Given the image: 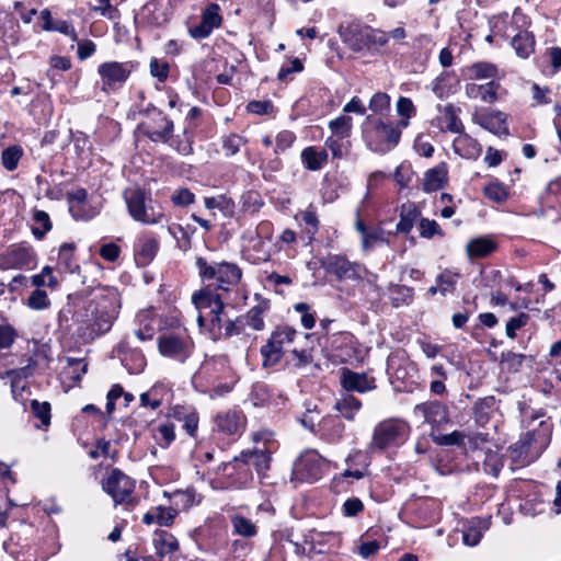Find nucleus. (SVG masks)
Instances as JSON below:
<instances>
[{"mask_svg": "<svg viewBox=\"0 0 561 561\" xmlns=\"http://www.w3.org/2000/svg\"><path fill=\"white\" fill-rule=\"evenodd\" d=\"M72 300L73 310L68 304L58 316L59 324L68 322L69 314H72V320L80 324V330L85 329L84 333L88 339L94 340L95 337L108 332L117 318L119 299L118 293L115 288H96L92 290L90 296H75L68 297Z\"/></svg>", "mask_w": 561, "mask_h": 561, "instance_id": "nucleus-1", "label": "nucleus"}, {"mask_svg": "<svg viewBox=\"0 0 561 561\" xmlns=\"http://www.w3.org/2000/svg\"><path fill=\"white\" fill-rule=\"evenodd\" d=\"M545 416L542 409L533 412L527 432L510 447L512 460L522 467L537 460L550 444L553 425Z\"/></svg>", "mask_w": 561, "mask_h": 561, "instance_id": "nucleus-2", "label": "nucleus"}, {"mask_svg": "<svg viewBox=\"0 0 561 561\" xmlns=\"http://www.w3.org/2000/svg\"><path fill=\"white\" fill-rule=\"evenodd\" d=\"M195 265L204 284L214 285L224 291H229L231 287L238 285L242 277V270L232 262L208 263L205 257L197 256Z\"/></svg>", "mask_w": 561, "mask_h": 561, "instance_id": "nucleus-3", "label": "nucleus"}, {"mask_svg": "<svg viewBox=\"0 0 561 561\" xmlns=\"http://www.w3.org/2000/svg\"><path fill=\"white\" fill-rule=\"evenodd\" d=\"M125 203L130 217L145 225H154L161 221L164 214L156 207L149 194L141 188H130L124 192Z\"/></svg>", "mask_w": 561, "mask_h": 561, "instance_id": "nucleus-4", "label": "nucleus"}, {"mask_svg": "<svg viewBox=\"0 0 561 561\" xmlns=\"http://www.w3.org/2000/svg\"><path fill=\"white\" fill-rule=\"evenodd\" d=\"M144 119L138 125V130L151 141L168 144L172 139L174 123L161 110L149 104L140 112Z\"/></svg>", "mask_w": 561, "mask_h": 561, "instance_id": "nucleus-5", "label": "nucleus"}, {"mask_svg": "<svg viewBox=\"0 0 561 561\" xmlns=\"http://www.w3.org/2000/svg\"><path fill=\"white\" fill-rule=\"evenodd\" d=\"M159 353L184 364L194 351V342L185 329L165 331L157 340Z\"/></svg>", "mask_w": 561, "mask_h": 561, "instance_id": "nucleus-6", "label": "nucleus"}, {"mask_svg": "<svg viewBox=\"0 0 561 561\" xmlns=\"http://www.w3.org/2000/svg\"><path fill=\"white\" fill-rule=\"evenodd\" d=\"M102 489L114 500L115 505L125 504L131 508L137 504L133 496L135 481L119 469L111 470L102 482Z\"/></svg>", "mask_w": 561, "mask_h": 561, "instance_id": "nucleus-7", "label": "nucleus"}, {"mask_svg": "<svg viewBox=\"0 0 561 561\" xmlns=\"http://www.w3.org/2000/svg\"><path fill=\"white\" fill-rule=\"evenodd\" d=\"M409 433V425L399 419H388L378 423L373 433L370 449L383 450L402 443Z\"/></svg>", "mask_w": 561, "mask_h": 561, "instance_id": "nucleus-8", "label": "nucleus"}, {"mask_svg": "<svg viewBox=\"0 0 561 561\" xmlns=\"http://www.w3.org/2000/svg\"><path fill=\"white\" fill-rule=\"evenodd\" d=\"M296 335L297 331L290 327H278L273 331L267 343L261 347L263 365L265 367L276 365Z\"/></svg>", "mask_w": 561, "mask_h": 561, "instance_id": "nucleus-9", "label": "nucleus"}, {"mask_svg": "<svg viewBox=\"0 0 561 561\" xmlns=\"http://www.w3.org/2000/svg\"><path fill=\"white\" fill-rule=\"evenodd\" d=\"M241 321L238 317L231 318L224 304L221 308L208 312L207 331L214 341L228 339L241 334Z\"/></svg>", "mask_w": 561, "mask_h": 561, "instance_id": "nucleus-10", "label": "nucleus"}, {"mask_svg": "<svg viewBox=\"0 0 561 561\" xmlns=\"http://www.w3.org/2000/svg\"><path fill=\"white\" fill-rule=\"evenodd\" d=\"M402 129L399 128L398 123L393 125L377 119L373 130V139L368 142L369 148L380 153L390 151L399 144Z\"/></svg>", "mask_w": 561, "mask_h": 561, "instance_id": "nucleus-11", "label": "nucleus"}, {"mask_svg": "<svg viewBox=\"0 0 561 561\" xmlns=\"http://www.w3.org/2000/svg\"><path fill=\"white\" fill-rule=\"evenodd\" d=\"M321 456L316 450L304 451L293 467V481L314 482L321 478Z\"/></svg>", "mask_w": 561, "mask_h": 561, "instance_id": "nucleus-12", "label": "nucleus"}, {"mask_svg": "<svg viewBox=\"0 0 561 561\" xmlns=\"http://www.w3.org/2000/svg\"><path fill=\"white\" fill-rule=\"evenodd\" d=\"M102 91L110 92L123 85L131 73L129 62L107 61L98 67Z\"/></svg>", "mask_w": 561, "mask_h": 561, "instance_id": "nucleus-13", "label": "nucleus"}, {"mask_svg": "<svg viewBox=\"0 0 561 561\" xmlns=\"http://www.w3.org/2000/svg\"><path fill=\"white\" fill-rule=\"evenodd\" d=\"M413 413L416 417H421L424 423H428L433 427H439L449 422L448 409L439 401H428L416 404Z\"/></svg>", "mask_w": 561, "mask_h": 561, "instance_id": "nucleus-14", "label": "nucleus"}, {"mask_svg": "<svg viewBox=\"0 0 561 561\" xmlns=\"http://www.w3.org/2000/svg\"><path fill=\"white\" fill-rule=\"evenodd\" d=\"M327 273L334 275L339 280L359 278V265L348 261L343 255H329L322 262Z\"/></svg>", "mask_w": 561, "mask_h": 561, "instance_id": "nucleus-15", "label": "nucleus"}, {"mask_svg": "<svg viewBox=\"0 0 561 561\" xmlns=\"http://www.w3.org/2000/svg\"><path fill=\"white\" fill-rule=\"evenodd\" d=\"M35 254L31 248L13 247L0 255L1 270H18L30 267L34 263Z\"/></svg>", "mask_w": 561, "mask_h": 561, "instance_id": "nucleus-16", "label": "nucleus"}, {"mask_svg": "<svg viewBox=\"0 0 561 561\" xmlns=\"http://www.w3.org/2000/svg\"><path fill=\"white\" fill-rule=\"evenodd\" d=\"M159 241L149 233L138 237L134 244V259L137 266L145 267L149 265L159 251Z\"/></svg>", "mask_w": 561, "mask_h": 561, "instance_id": "nucleus-17", "label": "nucleus"}, {"mask_svg": "<svg viewBox=\"0 0 561 561\" xmlns=\"http://www.w3.org/2000/svg\"><path fill=\"white\" fill-rule=\"evenodd\" d=\"M340 381L346 393L351 391L365 393L376 388L375 378L369 377L365 373H356L348 368L342 369Z\"/></svg>", "mask_w": 561, "mask_h": 561, "instance_id": "nucleus-18", "label": "nucleus"}, {"mask_svg": "<svg viewBox=\"0 0 561 561\" xmlns=\"http://www.w3.org/2000/svg\"><path fill=\"white\" fill-rule=\"evenodd\" d=\"M473 121L490 133L502 136L508 135L506 115L500 111H490L476 115Z\"/></svg>", "mask_w": 561, "mask_h": 561, "instance_id": "nucleus-19", "label": "nucleus"}, {"mask_svg": "<svg viewBox=\"0 0 561 561\" xmlns=\"http://www.w3.org/2000/svg\"><path fill=\"white\" fill-rule=\"evenodd\" d=\"M440 115L436 117V125L440 131L460 133L465 129L459 118L460 110L453 104L438 107Z\"/></svg>", "mask_w": 561, "mask_h": 561, "instance_id": "nucleus-20", "label": "nucleus"}, {"mask_svg": "<svg viewBox=\"0 0 561 561\" xmlns=\"http://www.w3.org/2000/svg\"><path fill=\"white\" fill-rule=\"evenodd\" d=\"M458 134L459 135L453 141L455 153L465 159L479 158L482 151L481 145L463 130Z\"/></svg>", "mask_w": 561, "mask_h": 561, "instance_id": "nucleus-21", "label": "nucleus"}, {"mask_svg": "<svg viewBox=\"0 0 561 561\" xmlns=\"http://www.w3.org/2000/svg\"><path fill=\"white\" fill-rule=\"evenodd\" d=\"M234 462H243L255 467L259 473H262L270 468L271 456L267 450H247L242 451L239 456L233 458Z\"/></svg>", "mask_w": 561, "mask_h": 561, "instance_id": "nucleus-22", "label": "nucleus"}, {"mask_svg": "<svg viewBox=\"0 0 561 561\" xmlns=\"http://www.w3.org/2000/svg\"><path fill=\"white\" fill-rule=\"evenodd\" d=\"M267 309L268 304L262 302L252 307L245 314L238 317V321H241V334L244 332L245 327H250L255 331H262L265 325L263 314Z\"/></svg>", "mask_w": 561, "mask_h": 561, "instance_id": "nucleus-23", "label": "nucleus"}, {"mask_svg": "<svg viewBox=\"0 0 561 561\" xmlns=\"http://www.w3.org/2000/svg\"><path fill=\"white\" fill-rule=\"evenodd\" d=\"M192 302L198 311L203 312L205 310H208V312L217 310L224 305L220 296L208 288L194 293Z\"/></svg>", "mask_w": 561, "mask_h": 561, "instance_id": "nucleus-24", "label": "nucleus"}, {"mask_svg": "<svg viewBox=\"0 0 561 561\" xmlns=\"http://www.w3.org/2000/svg\"><path fill=\"white\" fill-rule=\"evenodd\" d=\"M366 27L362 28L358 25H351L340 28V36L342 41L350 46L354 51H362L366 49Z\"/></svg>", "mask_w": 561, "mask_h": 561, "instance_id": "nucleus-25", "label": "nucleus"}, {"mask_svg": "<svg viewBox=\"0 0 561 561\" xmlns=\"http://www.w3.org/2000/svg\"><path fill=\"white\" fill-rule=\"evenodd\" d=\"M496 249V242L489 237L471 239L466 245V251L470 259L486 257L491 255Z\"/></svg>", "mask_w": 561, "mask_h": 561, "instance_id": "nucleus-26", "label": "nucleus"}, {"mask_svg": "<svg viewBox=\"0 0 561 561\" xmlns=\"http://www.w3.org/2000/svg\"><path fill=\"white\" fill-rule=\"evenodd\" d=\"M496 400L494 397L489 396L479 399L473 408L474 421L479 426H485L494 413L496 412Z\"/></svg>", "mask_w": 561, "mask_h": 561, "instance_id": "nucleus-27", "label": "nucleus"}, {"mask_svg": "<svg viewBox=\"0 0 561 561\" xmlns=\"http://www.w3.org/2000/svg\"><path fill=\"white\" fill-rule=\"evenodd\" d=\"M301 162L307 170L319 171L328 161V152L316 147H307L301 151Z\"/></svg>", "mask_w": 561, "mask_h": 561, "instance_id": "nucleus-28", "label": "nucleus"}, {"mask_svg": "<svg viewBox=\"0 0 561 561\" xmlns=\"http://www.w3.org/2000/svg\"><path fill=\"white\" fill-rule=\"evenodd\" d=\"M130 347L127 341H122L116 351L121 355L122 364L128 369L129 373H139L144 369L146 365V360L144 355L140 352H133L130 354L133 364H128V352Z\"/></svg>", "mask_w": 561, "mask_h": 561, "instance_id": "nucleus-29", "label": "nucleus"}, {"mask_svg": "<svg viewBox=\"0 0 561 561\" xmlns=\"http://www.w3.org/2000/svg\"><path fill=\"white\" fill-rule=\"evenodd\" d=\"M216 423L218 430L228 435L238 434L242 428L241 416L236 411H227L225 413L218 414Z\"/></svg>", "mask_w": 561, "mask_h": 561, "instance_id": "nucleus-30", "label": "nucleus"}, {"mask_svg": "<svg viewBox=\"0 0 561 561\" xmlns=\"http://www.w3.org/2000/svg\"><path fill=\"white\" fill-rule=\"evenodd\" d=\"M447 182V169L445 164L428 170L423 180V190L425 192H436Z\"/></svg>", "mask_w": 561, "mask_h": 561, "instance_id": "nucleus-31", "label": "nucleus"}, {"mask_svg": "<svg viewBox=\"0 0 561 561\" xmlns=\"http://www.w3.org/2000/svg\"><path fill=\"white\" fill-rule=\"evenodd\" d=\"M421 213L414 204H403L400 209V220L397 224V232L409 233Z\"/></svg>", "mask_w": 561, "mask_h": 561, "instance_id": "nucleus-32", "label": "nucleus"}, {"mask_svg": "<svg viewBox=\"0 0 561 561\" xmlns=\"http://www.w3.org/2000/svg\"><path fill=\"white\" fill-rule=\"evenodd\" d=\"M334 408L344 419L353 421L356 413L362 408V402L353 394L344 393L340 399L336 400Z\"/></svg>", "mask_w": 561, "mask_h": 561, "instance_id": "nucleus-33", "label": "nucleus"}, {"mask_svg": "<svg viewBox=\"0 0 561 561\" xmlns=\"http://www.w3.org/2000/svg\"><path fill=\"white\" fill-rule=\"evenodd\" d=\"M512 47L520 58H528L535 50L534 35L527 31L517 33L512 39Z\"/></svg>", "mask_w": 561, "mask_h": 561, "instance_id": "nucleus-34", "label": "nucleus"}, {"mask_svg": "<svg viewBox=\"0 0 561 561\" xmlns=\"http://www.w3.org/2000/svg\"><path fill=\"white\" fill-rule=\"evenodd\" d=\"M172 416L179 422L183 423V428L186 433L194 437L198 428V414L194 410L175 407Z\"/></svg>", "mask_w": 561, "mask_h": 561, "instance_id": "nucleus-35", "label": "nucleus"}, {"mask_svg": "<svg viewBox=\"0 0 561 561\" xmlns=\"http://www.w3.org/2000/svg\"><path fill=\"white\" fill-rule=\"evenodd\" d=\"M170 501L178 510H187L201 500L194 489H186L173 491Z\"/></svg>", "mask_w": 561, "mask_h": 561, "instance_id": "nucleus-36", "label": "nucleus"}, {"mask_svg": "<svg viewBox=\"0 0 561 561\" xmlns=\"http://www.w3.org/2000/svg\"><path fill=\"white\" fill-rule=\"evenodd\" d=\"M32 220L34 222L32 233L37 240H42L53 228L50 217L44 210L34 209Z\"/></svg>", "mask_w": 561, "mask_h": 561, "instance_id": "nucleus-37", "label": "nucleus"}, {"mask_svg": "<svg viewBox=\"0 0 561 561\" xmlns=\"http://www.w3.org/2000/svg\"><path fill=\"white\" fill-rule=\"evenodd\" d=\"M76 244L73 242H65L58 250V264L69 273H75L79 270V265L75 260Z\"/></svg>", "mask_w": 561, "mask_h": 561, "instance_id": "nucleus-38", "label": "nucleus"}, {"mask_svg": "<svg viewBox=\"0 0 561 561\" xmlns=\"http://www.w3.org/2000/svg\"><path fill=\"white\" fill-rule=\"evenodd\" d=\"M397 114L399 115L398 126L399 128H407L410 124V118L415 116L416 107L414 106L411 99L400 96L396 104Z\"/></svg>", "mask_w": 561, "mask_h": 561, "instance_id": "nucleus-39", "label": "nucleus"}, {"mask_svg": "<svg viewBox=\"0 0 561 561\" xmlns=\"http://www.w3.org/2000/svg\"><path fill=\"white\" fill-rule=\"evenodd\" d=\"M329 128L332 133V137L347 139L352 133L353 119L351 116L341 115L329 122Z\"/></svg>", "mask_w": 561, "mask_h": 561, "instance_id": "nucleus-40", "label": "nucleus"}, {"mask_svg": "<svg viewBox=\"0 0 561 561\" xmlns=\"http://www.w3.org/2000/svg\"><path fill=\"white\" fill-rule=\"evenodd\" d=\"M153 438L160 447H169L171 443L175 439L174 424L170 421L159 424L154 430Z\"/></svg>", "mask_w": 561, "mask_h": 561, "instance_id": "nucleus-41", "label": "nucleus"}, {"mask_svg": "<svg viewBox=\"0 0 561 561\" xmlns=\"http://www.w3.org/2000/svg\"><path fill=\"white\" fill-rule=\"evenodd\" d=\"M366 49H375L380 51L389 43V35L381 30L366 27Z\"/></svg>", "mask_w": 561, "mask_h": 561, "instance_id": "nucleus-42", "label": "nucleus"}, {"mask_svg": "<svg viewBox=\"0 0 561 561\" xmlns=\"http://www.w3.org/2000/svg\"><path fill=\"white\" fill-rule=\"evenodd\" d=\"M496 76V67L490 62H476L468 68V77L471 80L493 79Z\"/></svg>", "mask_w": 561, "mask_h": 561, "instance_id": "nucleus-43", "label": "nucleus"}, {"mask_svg": "<svg viewBox=\"0 0 561 561\" xmlns=\"http://www.w3.org/2000/svg\"><path fill=\"white\" fill-rule=\"evenodd\" d=\"M319 428L323 435L330 436L331 439H336L342 436L344 424L339 417L328 416L319 423Z\"/></svg>", "mask_w": 561, "mask_h": 561, "instance_id": "nucleus-44", "label": "nucleus"}, {"mask_svg": "<svg viewBox=\"0 0 561 561\" xmlns=\"http://www.w3.org/2000/svg\"><path fill=\"white\" fill-rule=\"evenodd\" d=\"M431 437L433 442L440 446H461L463 445L466 435L459 431H454L449 434H442L433 430Z\"/></svg>", "mask_w": 561, "mask_h": 561, "instance_id": "nucleus-45", "label": "nucleus"}, {"mask_svg": "<svg viewBox=\"0 0 561 561\" xmlns=\"http://www.w3.org/2000/svg\"><path fill=\"white\" fill-rule=\"evenodd\" d=\"M459 279V274L454 273L451 271H444L436 277V284L439 286V294L446 296L447 294H451L457 285Z\"/></svg>", "mask_w": 561, "mask_h": 561, "instance_id": "nucleus-46", "label": "nucleus"}, {"mask_svg": "<svg viewBox=\"0 0 561 561\" xmlns=\"http://www.w3.org/2000/svg\"><path fill=\"white\" fill-rule=\"evenodd\" d=\"M23 150L19 146L5 148L1 153V162L5 170L13 171L18 168Z\"/></svg>", "mask_w": 561, "mask_h": 561, "instance_id": "nucleus-47", "label": "nucleus"}, {"mask_svg": "<svg viewBox=\"0 0 561 561\" xmlns=\"http://www.w3.org/2000/svg\"><path fill=\"white\" fill-rule=\"evenodd\" d=\"M26 305L32 310H45L50 306L46 290L35 288L27 298Z\"/></svg>", "mask_w": 561, "mask_h": 561, "instance_id": "nucleus-48", "label": "nucleus"}, {"mask_svg": "<svg viewBox=\"0 0 561 561\" xmlns=\"http://www.w3.org/2000/svg\"><path fill=\"white\" fill-rule=\"evenodd\" d=\"M154 545L157 553L160 557L171 553L179 548L176 539L167 533L159 535V537L154 539Z\"/></svg>", "mask_w": 561, "mask_h": 561, "instance_id": "nucleus-49", "label": "nucleus"}, {"mask_svg": "<svg viewBox=\"0 0 561 561\" xmlns=\"http://www.w3.org/2000/svg\"><path fill=\"white\" fill-rule=\"evenodd\" d=\"M220 7L217 3L208 4L202 12V21L210 28L215 30L221 25L222 18L219 14Z\"/></svg>", "mask_w": 561, "mask_h": 561, "instance_id": "nucleus-50", "label": "nucleus"}, {"mask_svg": "<svg viewBox=\"0 0 561 561\" xmlns=\"http://www.w3.org/2000/svg\"><path fill=\"white\" fill-rule=\"evenodd\" d=\"M234 533L243 537H253L256 535V526L243 516H234L231 520Z\"/></svg>", "mask_w": 561, "mask_h": 561, "instance_id": "nucleus-51", "label": "nucleus"}, {"mask_svg": "<svg viewBox=\"0 0 561 561\" xmlns=\"http://www.w3.org/2000/svg\"><path fill=\"white\" fill-rule=\"evenodd\" d=\"M325 146L331 150L333 158L342 159L350 149V141L345 138L330 136L325 140Z\"/></svg>", "mask_w": 561, "mask_h": 561, "instance_id": "nucleus-52", "label": "nucleus"}, {"mask_svg": "<svg viewBox=\"0 0 561 561\" xmlns=\"http://www.w3.org/2000/svg\"><path fill=\"white\" fill-rule=\"evenodd\" d=\"M390 296L394 306L408 304L413 297V288L405 285H394L390 288Z\"/></svg>", "mask_w": 561, "mask_h": 561, "instance_id": "nucleus-53", "label": "nucleus"}, {"mask_svg": "<svg viewBox=\"0 0 561 561\" xmlns=\"http://www.w3.org/2000/svg\"><path fill=\"white\" fill-rule=\"evenodd\" d=\"M71 216L76 220H90L98 215V209L88 204V202L81 203L80 205L69 207Z\"/></svg>", "mask_w": 561, "mask_h": 561, "instance_id": "nucleus-54", "label": "nucleus"}, {"mask_svg": "<svg viewBox=\"0 0 561 561\" xmlns=\"http://www.w3.org/2000/svg\"><path fill=\"white\" fill-rule=\"evenodd\" d=\"M390 108V96L385 92L375 93L369 101V110L375 114H383Z\"/></svg>", "mask_w": 561, "mask_h": 561, "instance_id": "nucleus-55", "label": "nucleus"}, {"mask_svg": "<svg viewBox=\"0 0 561 561\" xmlns=\"http://www.w3.org/2000/svg\"><path fill=\"white\" fill-rule=\"evenodd\" d=\"M484 195L495 203H503L508 197L505 186L499 182L486 185L484 187Z\"/></svg>", "mask_w": 561, "mask_h": 561, "instance_id": "nucleus-56", "label": "nucleus"}, {"mask_svg": "<svg viewBox=\"0 0 561 561\" xmlns=\"http://www.w3.org/2000/svg\"><path fill=\"white\" fill-rule=\"evenodd\" d=\"M245 144V140L237 135L230 134L222 140V149L225 150L226 157H232L240 151L241 146Z\"/></svg>", "mask_w": 561, "mask_h": 561, "instance_id": "nucleus-57", "label": "nucleus"}, {"mask_svg": "<svg viewBox=\"0 0 561 561\" xmlns=\"http://www.w3.org/2000/svg\"><path fill=\"white\" fill-rule=\"evenodd\" d=\"M301 220L308 227V233L314 236L319 229V219L316 208L312 205H309L306 210L301 213Z\"/></svg>", "mask_w": 561, "mask_h": 561, "instance_id": "nucleus-58", "label": "nucleus"}, {"mask_svg": "<svg viewBox=\"0 0 561 561\" xmlns=\"http://www.w3.org/2000/svg\"><path fill=\"white\" fill-rule=\"evenodd\" d=\"M33 414L41 420L42 424L47 426L50 424V404L48 402H38L33 400L31 402Z\"/></svg>", "mask_w": 561, "mask_h": 561, "instance_id": "nucleus-59", "label": "nucleus"}, {"mask_svg": "<svg viewBox=\"0 0 561 561\" xmlns=\"http://www.w3.org/2000/svg\"><path fill=\"white\" fill-rule=\"evenodd\" d=\"M528 320L529 316L525 312H520L516 317H512L506 323V335L510 339H514L516 336V331L525 327Z\"/></svg>", "mask_w": 561, "mask_h": 561, "instance_id": "nucleus-60", "label": "nucleus"}, {"mask_svg": "<svg viewBox=\"0 0 561 561\" xmlns=\"http://www.w3.org/2000/svg\"><path fill=\"white\" fill-rule=\"evenodd\" d=\"M381 242H388L385 238V232L381 229H369L362 239V245L365 251H369L375 244Z\"/></svg>", "mask_w": 561, "mask_h": 561, "instance_id": "nucleus-61", "label": "nucleus"}, {"mask_svg": "<svg viewBox=\"0 0 561 561\" xmlns=\"http://www.w3.org/2000/svg\"><path fill=\"white\" fill-rule=\"evenodd\" d=\"M420 234L423 238L431 239L435 234L443 236L444 233L435 220L422 218L420 220Z\"/></svg>", "mask_w": 561, "mask_h": 561, "instance_id": "nucleus-62", "label": "nucleus"}, {"mask_svg": "<svg viewBox=\"0 0 561 561\" xmlns=\"http://www.w3.org/2000/svg\"><path fill=\"white\" fill-rule=\"evenodd\" d=\"M263 206V201L256 192H248L242 195V207L245 211L255 213Z\"/></svg>", "mask_w": 561, "mask_h": 561, "instance_id": "nucleus-63", "label": "nucleus"}, {"mask_svg": "<svg viewBox=\"0 0 561 561\" xmlns=\"http://www.w3.org/2000/svg\"><path fill=\"white\" fill-rule=\"evenodd\" d=\"M296 140V135L290 130H282L276 136L275 153L284 152L290 148Z\"/></svg>", "mask_w": 561, "mask_h": 561, "instance_id": "nucleus-64", "label": "nucleus"}]
</instances>
